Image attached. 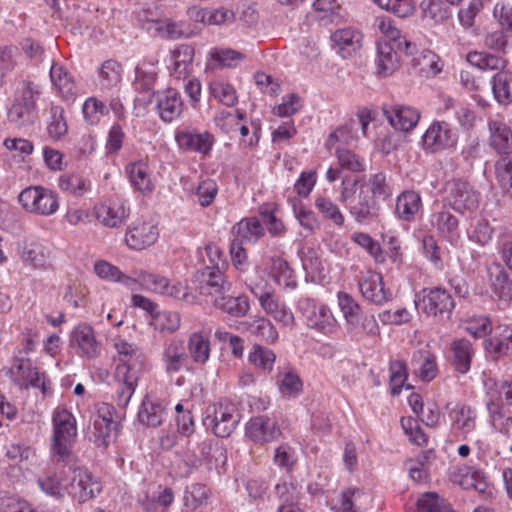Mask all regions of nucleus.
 Listing matches in <instances>:
<instances>
[{
  "label": "nucleus",
  "mask_w": 512,
  "mask_h": 512,
  "mask_svg": "<svg viewBox=\"0 0 512 512\" xmlns=\"http://www.w3.org/2000/svg\"><path fill=\"white\" fill-rule=\"evenodd\" d=\"M382 112L390 125L401 131L413 129L420 119V113L410 106L384 104Z\"/></svg>",
  "instance_id": "aec40b11"
},
{
  "label": "nucleus",
  "mask_w": 512,
  "mask_h": 512,
  "mask_svg": "<svg viewBox=\"0 0 512 512\" xmlns=\"http://www.w3.org/2000/svg\"><path fill=\"white\" fill-rule=\"evenodd\" d=\"M71 487L79 502L82 503L93 499L102 491L101 482L88 470L82 468L74 470Z\"/></svg>",
  "instance_id": "412c9836"
},
{
  "label": "nucleus",
  "mask_w": 512,
  "mask_h": 512,
  "mask_svg": "<svg viewBox=\"0 0 512 512\" xmlns=\"http://www.w3.org/2000/svg\"><path fill=\"white\" fill-rule=\"evenodd\" d=\"M143 27L160 37L172 40L188 35L183 23L171 20H148L143 23Z\"/></svg>",
  "instance_id": "c9c22d12"
},
{
  "label": "nucleus",
  "mask_w": 512,
  "mask_h": 512,
  "mask_svg": "<svg viewBox=\"0 0 512 512\" xmlns=\"http://www.w3.org/2000/svg\"><path fill=\"white\" fill-rule=\"evenodd\" d=\"M188 350L194 362L204 364L209 358L210 342L201 333H192L188 340Z\"/></svg>",
  "instance_id": "09e8293b"
},
{
  "label": "nucleus",
  "mask_w": 512,
  "mask_h": 512,
  "mask_svg": "<svg viewBox=\"0 0 512 512\" xmlns=\"http://www.w3.org/2000/svg\"><path fill=\"white\" fill-rule=\"evenodd\" d=\"M179 148L206 154L212 146V137L208 133L198 134L191 131H179L175 135Z\"/></svg>",
  "instance_id": "7c9ffc66"
},
{
  "label": "nucleus",
  "mask_w": 512,
  "mask_h": 512,
  "mask_svg": "<svg viewBox=\"0 0 512 512\" xmlns=\"http://www.w3.org/2000/svg\"><path fill=\"white\" fill-rule=\"evenodd\" d=\"M493 293L503 301L512 299V279L501 264H493L489 270Z\"/></svg>",
  "instance_id": "c756f323"
},
{
  "label": "nucleus",
  "mask_w": 512,
  "mask_h": 512,
  "mask_svg": "<svg viewBox=\"0 0 512 512\" xmlns=\"http://www.w3.org/2000/svg\"><path fill=\"white\" fill-rule=\"evenodd\" d=\"M174 494L171 488L162 489L157 495H146L141 500V505L148 512H165L173 503Z\"/></svg>",
  "instance_id": "37998d69"
},
{
  "label": "nucleus",
  "mask_w": 512,
  "mask_h": 512,
  "mask_svg": "<svg viewBox=\"0 0 512 512\" xmlns=\"http://www.w3.org/2000/svg\"><path fill=\"white\" fill-rule=\"evenodd\" d=\"M122 78V66L114 61H105L99 69V83L102 89H111L117 86Z\"/></svg>",
  "instance_id": "49530a36"
},
{
  "label": "nucleus",
  "mask_w": 512,
  "mask_h": 512,
  "mask_svg": "<svg viewBox=\"0 0 512 512\" xmlns=\"http://www.w3.org/2000/svg\"><path fill=\"white\" fill-rule=\"evenodd\" d=\"M467 62L480 70H502L507 61L498 54L471 51L466 56Z\"/></svg>",
  "instance_id": "a19ab883"
},
{
  "label": "nucleus",
  "mask_w": 512,
  "mask_h": 512,
  "mask_svg": "<svg viewBox=\"0 0 512 512\" xmlns=\"http://www.w3.org/2000/svg\"><path fill=\"white\" fill-rule=\"evenodd\" d=\"M164 407L146 396L138 411V420L147 427H158L163 422Z\"/></svg>",
  "instance_id": "ea45409f"
},
{
  "label": "nucleus",
  "mask_w": 512,
  "mask_h": 512,
  "mask_svg": "<svg viewBox=\"0 0 512 512\" xmlns=\"http://www.w3.org/2000/svg\"><path fill=\"white\" fill-rule=\"evenodd\" d=\"M246 435L254 443L264 444L276 441L281 436V429L274 418L261 415L249 420Z\"/></svg>",
  "instance_id": "4468645a"
},
{
  "label": "nucleus",
  "mask_w": 512,
  "mask_h": 512,
  "mask_svg": "<svg viewBox=\"0 0 512 512\" xmlns=\"http://www.w3.org/2000/svg\"><path fill=\"white\" fill-rule=\"evenodd\" d=\"M194 48L188 44L178 45L171 52V75L177 79H186L193 70Z\"/></svg>",
  "instance_id": "b1692460"
},
{
  "label": "nucleus",
  "mask_w": 512,
  "mask_h": 512,
  "mask_svg": "<svg viewBox=\"0 0 512 512\" xmlns=\"http://www.w3.org/2000/svg\"><path fill=\"white\" fill-rule=\"evenodd\" d=\"M421 512H453L451 505L435 492H427L417 500Z\"/></svg>",
  "instance_id": "8fccbe9b"
},
{
  "label": "nucleus",
  "mask_w": 512,
  "mask_h": 512,
  "mask_svg": "<svg viewBox=\"0 0 512 512\" xmlns=\"http://www.w3.org/2000/svg\"><path fill=\"white\" fill-rule=\"evenodd\" d=\"M373 2L399 18L408 17L414 11L412 0H373Z\"/></svg>",
  "instance_id": "bf43d9fd"
},
{
  "label": "nucleus",
  "mask_w": 512,
  "mask_h": 512,
  "mask_svg": "<svg viewBox=\"0 0 512 512\" xmlns=\"http://www.w3.org/2000/svg\"><path fill=\"white\" fill-rule=\"evenodd\" d=\"M270 276L285 288L295 289L297 282L294 278V271L288 262L280 256L270 257Z\"/></svg>",
  "instance_id": "4c0bfd02"
},
{
  "label": "nucleus",
  "mask_w": 512,
  "mask_h": 512,
  "mask_svg": "<svg viewBox=\"0 0 512 512\" xmlns=\"http://www.w3.org/2000/svg\"><path fill=\"white\" fill-rule=\"evenodd\" d=\"M249 330L252 334L260 337L261 339L273 343L278 338V332L273 324L265 318H258L253 320L249 325Z\"/></svg>",
  "instance_id": "680f3d73"
},
{
  "label": "nucleus",
  "mask_w": 512,
  "mask_h": 512,
  "mask_svg": "<svg viewBox=\"0 0 512 512\" xmlns=\"http://www.w3.org/2000/svg\"><path fill=\"white\" fill-rule=\"evenodd\" d=\"M157 79V74L154 71H146L142 68H136V77L133 82L135 91L138 92L136 100L143 104L148 105L152 102V98H155V92H153L154 85Z\"/></svg>",
  "instance_id": "2f4dec72"
},
{
  "label": "nucleus",
  "mask_w": 512,
  "mask_h": 512,
  "mask_svg": "<svg viewBox=\"0 0 512 512\" xmlns=\"http://www.w3.org/2000/svg\"><path fill=\"white\" fill-rule=\"evenodd\" d=\"M50 79L63 99L74 100L77 95L76 82L64 65L54 62L50 68Z\"/></svg>",
  "instance_id": "5701e85b"
},
{
  "label": "nucleus",
  "mask_w": 512,
  "mask_h": 512,
  "mask_svg": "<svg viewBox=\"0 0 512 512\" xmlns=\"http://www.w3.org/2000/svg\"><path fill=\"white\" fill-rule=\"evenodd\" d=\"M457 142V134L444 121L433 122L422 137V146L431 152L453 147Z\"/></svg>",
  "instance_id": "ddd939ff"
},
{
  "label": "nucleus",
  "mask_w": 512,
  "mask_h": 512,
  "mask_svg": "<svg viewBox=\"0 0 512 512\" xmlns=\"http://www.w3.org/2000/svg\"><path fill=\"white\" fill-rule=\"evenodd\" d=\"M352 240L364 248L375 259L376 262L384 261V256L380 244L369 234L362 232L354 233L352 235Z\"/></svg>",
  "instance_id": "0e129e2a"
},
{
  "label": "nucleus",
  "mask_w": 512,
  "mask_h": 512,
  "mask_svg": "<svg viewBox=\"0 0 512 512\" xmlns=\"http://www.w3.org/2000/svg\"><path fill=\"white\" fill-rule=\"evenodd\" d=\"M336 156L340 166L351 172H362L365 170L363 158L351 150L337 146L335 148Z\"/></svg>",
  "instance_id": "6e6d98bb"
},
{
  "label": "nucleus",
  "mask_w": 512,
  "mask_h": 512,
  "mask_svg": "<svg viewBox=\"0 0 512 512\" xmlns=\"http://www.w3.org/2000/svg\"><path fill=\"white\" fill-rule=\"evenodd\" d=\"M93 214L101 225L117 229L126 223L130 208L126 201L116 199L95 205Z\"/></svg>",
  "instance_id": "f8f14e48"
},
{
  "label": "nucleus",
  "mask_w": 512,
  "mask_h": 512,
  "mask_svg": "<svg viewBox=\"0 0 512 512\" xmlns=\"http://www.w3.org/2000/svg\"><path fill=\"white\" fill-rule=\"evenodd\" d=\"M338 305L349 328L356 333L376 335L378 324L373 315H365L359 303L348 293L337 294Z\"/></svg>",
  "instance_id": "6e6552de"
},
{
  "label": "nucleus",
  "mask_w": 512,
  "mask_h": 512,
  "mask_svg": "<svg viewBox=\"0 0 512 512\" xmlns=\"http://www.w3.org/2000/svg\"><path fill=\"white\" fill-rule=\"evenodd\" d=\"M421 206V197L415 191H405L396 201L395 212L404 221H412Z\"/></svg>",
  "instance_id": "58836bf2"
},
{
  "label": "nucleus",
  "mask_w": 512,
  "mask_h": 512,
  "mask_svg": "<svg viewBox=\"0 0 512 512\" xmlns=\"http://www.w3.org/2000/svg\"><path fill=\"white\" fill-rule=\"evenodd\" d=\"M71 346L77 349L78 355L89 359L97 357L100 353L94 330L86 323L79 324L71 332Z\"/></svg>",
  "instance_id": "6ab92c4d"
},
{
  "label": "nucleus",
  "mask_w": 512,
  "mask_h": 512,
  "mask_svg": "<svg viewBox=\"0 0 512 512\" xmlns=\"http://www.w3.org/2000/svg\"><path fill=\"white\" fill-rule=\"evenodd\" d=\"M46 130L49 138L54 141L61 140L67 134L68 124L61 106L54 105L50 108Z\"/></svg>",
  "instance_id": "79ce46f5"
},
{
  "label": "nucleus",
  "mask_w": 512,
  "mask_h": 512,
  "mask_svg": "<svg viewBox=\"0 0 512 512\" xmlns=\"http://www.w3.org/2000/svg\"><path fill=\"white\" fill-rule=\"evenodd\" d=\"M479 198V193L470 183L462 179H452L444 185L442 205L463 215L477 209Z\"/></svg>",
  "instance_id": "423d86ee"
},
{
  "label": "nucleus",
  "mask_w": 512,
  "mask_h": 512,
  "mask_svg": "<svg viewBox=\"0 0 512 512\" xmlns=\"http://www.w3.org/2000/svg\"><path fill=\"white\" fill-rule=\"evenodd\" d=\"M299 308L302 311L306 319V324L309 328L325 335H330L336 332L338 322L327 305H318L314 300L305 298L299 301Z\"/></svg>",
  "instance_id": "9d476101"
},
{
  "label": "nucleus",
  "mask_w": 512,
  "mask_h": 512,
  "mask_svg": "<svg viewBox=\"0 0 512 512\" xmlns=\"http://www.w3.org/2000/svg\"><path fill=\"white\" fill-rule=\"evenodd\" d=\"M264 233V228L256 217L244 218L231 228L232 239H238L242 244L255 243Z\"/></svg>",
  "instance_id": "c85d7f7f"
},
{
  "label": "nucleus",
  "mask_w": 512,
  "mask_h": 512,
  "mask_svg": "<svg viewBox=\"0 0 512 512\" xmlns=\"http://www.w3.org/2000/svg\"><path fill=\"white\" fill-rule=\"evenodd\" d=\"M277 384L280 392L285 396H297L303 387L299 375L290 370L278 375Z\"/></svg>",
  "instance_id": "603ef678"
},
{
  "label": "nucleus",
  "mask_w": 512,
  "mask_h": 512,
  "mask_svg": "<svg viewBox=\"0 0 512 512\" xmlns=\"http://www.w3.org/2000/svg\"><path fill=\"white\" fill-rule=\"evenodd\" d=\"M224 421V411L222 407H219V411L216 406L208 407L206 415L203 418V425L206 430L211 431L218 437L224 436V427H221L220 423Z\"/></svg>",
  "instance_id": "e2e57ef3"
},
{
  "label": "nucleus",
  "mask_w": 512,
  "mask_h": 512,
  "mask_svg": "<svg viewBox=\"0 0 512 512\" xmlns=\"http://www.w3.org/2000/svg\"><path fill=\"white\" fill-rule=\"evenodd\" d=\"M39 90L33 83L25 82L17 90L11 106L7 112L8 121L17 127L32 125L37 118V100Z\"/></svg>",
  "instance_id": "20e7f679"
},
{
  "label": "nucleus",
  "mask_w": 512,
  "mask_h": 512,
  "mask_svg": "<svg viewBox=\"0 0 512 512\" xmlns=\"http://www.w3.org/2000/svg\"><path fill=\"white\" fill-rule=\"evenodd\" d=\"M115 377L118 381L116 400L119 407L125 408L129 404L137 387L139 375L124 365H117Z\"/></svg>",
  "instance_id": "4be33fe9"
},
{
  "label": "nucleus",
  "mask_w": 512,
  "mask_h": 512,
  "mask_svg": "<svg viewBox=\"0 0 512 512\" xmlns=\"http://www.w3.org/2000/svg\"><path fill=\"white\" fill-rule=\"evenodd\" d=\"M376 64L379 75L389 76L396 71L399 59L397 50L391 42H378Z\"/></svg>",
  "instance_id": "473e14b6"
},
{
  "label": "nucleus",
  "mask_w": 512,
  "mask_h": 512,
  "mask_svg": "<svg viewBox=\"0 0 512 512\" xmlns=\"http://www.w3.org/2000/svg\"><path fill=\"white\" fill-rule=\"evenodd\" d=\"M53 437L51 449L60 460H66L71 453L77 436L76 420L66 409H57L52 417Z\"/></svg>",
  "instance_id": "39448f33"
},
{
  "label": "nucleus",
  "mask_w": 512,
  "mask_h": 512,
  "mask_svg": "<svg viewBox=\"0 0 512 512\" xmlns=\"http://www.w3.org/2000/svg\"><path fill=\"white\" fill-rule=\"evenodd\" d=\"M207 255L210 258L212 266H207L200 273L199 278V295L210 297L212 304L220 309H224V272L219 266L221 252L219 248L213 244L206 247Z\"/></svg>",
  "instance_id": "f257e3e1"
},
{
  "label": "nucleus",
  "mask_w": 512,
  "mask_h": 512,
  "mask_svg": "<svg viewBox=\"0 0 512 512\" xmlns=\"http://www.w3.org/2000/svg\"><path fill=\"white\" fill-rule=\"evenodd\" d=\"M430 222L438 234L451 245H456L459 242L461 238L460 221L451 213L450 208L442 205L439 211L432 213Z\"/></svg>",
  "instance_id": "dca6fc26"
},
{
  "label": "nucleus",
  "mask_w": 512,
  "mask_h": 512,
  "mask_svg": "<svg viewBox=\"0 0 512 512\" xmlns=\"http://www.w3.org/2000/svg\"><path fill=\"white\" fill-rule=\"evenodd\" d=\"M6 374L20 389L39 388L43 394L49 390L50 382L46 379L45 374L33 367L28 358H15Z\"/></svg>",
  "instance_id": "1a4fd4ad"
},
{
  "label": "nucleus",
  "mask_w": 512,
  "mask_h": 512,
  "mask_svg": "<svg viewBox=\"0 0 512 512\" xmlns=\"http://www.w3.org/2000/svg\"><path fill=\"white\" fill-rule=\"evenodd\" d=\"M493 235V228L486 219H478L469 232V239L481 246L488 244Z\"/></svg>",
  "instance_id": "338daca9"
},
{
  "label": "nucleus",
  "mask_w": 512,
  "mask_h": 512,
  "mask_svg": "<svg viewBox=\"0 0 512 512\" xmlns=\"http://www.w3.org/2000/svg\"><path fill=\"white\" fill-rule=\"evenodd\" d=\"M21 207L29 213L39 216H50L59 209L56 192L43 186H29L18 195Z\"/></svg>",
  "instance_id": "0eeeda50"
},
{
  "label": "nucleus",
  "mask_w": 512,
  "mask_h": 512,
  "mask_svg": "<svg viewBox=\"0 0 512 512\" xmlns=\"http://www.w3.org/2000/svg\"><path fill=\"white\" fill-rule=\"evenodd\" d=\"M417 310L438 322H444L451 318L455 301L452 295L444 288H423L415 295Z\"/></svg>",
  "instance_id": "f03ea898"
},
{
  "label": "nucleus",
  "mask_w": 512,
  "mask_h": 512,
  "mask_svg": "<svg viewBox=\"0 0 512 512\" xmlns=\"http://www.w3.org/2000/svg\"><path fill=\"white\" fill-rule=\"evenodd\" d=\"M139 284L157 294L173 298L189 305L201 304L199 295L192 293L180 281L171 282L167 277L141 270L137 274Z\"/></svg>",
  "instance_id": "7ed1b4c3"
},
{
  "label": "nucleus",
  "mask_w": 512,
  "mask_h": 512,
  "mask_svg": "<svg viewBox=\"0 0 512 512\" xmlns=\"http://www.w3.org/2000/svg\"><path fill=\"white\" fill-rule=\"evenodd\" d=\"M159 238V229L152 220H137L127 229L125 243L134 251L145 250L156 243Z\"/></svg>",
  "instance_id": "9b49d317"
},
{
  "label": "nucleus",
  "mask_w": 512,
  "mask_h": 512,
  "mask_svg": "<svg viewBox=\"0 0 512 512\" xmlns=\"http://www.w3.org/2000/svg\"><path fill=\"white\" fill-rule=\"evenodd\" d=\"M21 259L35 268L43 267L46 264V256L41 245L30 243L23 246Z\"/></svg>",
  "instance_id": "69168bd1"
},
{
  "label": "nucleus",
  "mask_w": 512,
  "mask_h": 512,
  "mask_svg": "<svg viewBox=\"0 0 512 512\" xmlns=\"http://www.w3.org/2000/svg\"><path fill=\"white\" fill-rule=\"evenodd\" d=\"M450 352L449 361L454 370L460 374H467L474 356L472 343L464 338L456 339L450 345Z\"/></svg>",
  "instance_id": "393cba45"
},
{
  "label": "nucleus",
  "mask_w": 512,
  "mask_h": 512,
  "mask_svg": "<svg viewBox=\"0 0 512 512\" xmlns=\"http://www.w3.org/2000/svg\"><path fill=\"white\" fill-rule=\"evenodd\" d=\"M275 354L272 350L255 345L252 352L249 353V361L263 371L270 372L275 362Z\"/></svg>",
  "instance_id": "13d9d810"
},
{
  "label": "nucleus",
  "mask_w": 512,
  "mask_h": 512,
  "mask_svg": "<svg viewBox=\"0 0 512 512\" xmlns=\"http://www.w3.org/2000/svg\"><path fill=\"white\" fill-rule=\"evenodd\" d=\"M412 365L418 377L424 382L432 381L438 373L436 356L428 350H419L414 353Z\"/></svg>",
  "instance_id": "f704fd0d"
},
{
  "label": "nucleus",
  "mask_w": 512,
  "mask_h": 512,
  "mask_svg": "<svg viewBox=\"0 0 512 512\" xmlns=\"http://www.w3.org/2000/svg\"><path fill=\"white\" fill-rule=\"evenodd\" d=\"M359 185L366 189L377 201L378 199L385 200L392 194L386 181V175L383 172L370 175L366 181H362Z\"/></svg>",
  "instance_id": "c03bdc74"
},
{
  "label": "nucleus",
  "mask_w": 512,
  "mask_h": 512,
  "mask_svg": "<svg viewBox=\"0 0 512 512\" xmlns=\"http://www.w3.org/2000/svg\"><path fill=\"white\" fill-rule=\"evenodd\" d=\"M155 109L160 119L164 122H172L178 119L184 109V103L180 92L174 88L157 91L155 94Z\"/></svg>",
  "instance_id": "2eb2a0df"
},
{
  "label": "nucleus",
  "mask_w": 512,
  "mask_h": 512,
  "mask_svg": "<svg viewBox=\"0 0 512 512\" xmlns=\"http://www.w3.org/2000/svg\"><path fill=\"white\" fill-rule=\"evenodd\" d=\"M512 75L505 71L496 73L492 78V91L495 99L500 104H508L512 100L510 84Z\"/></svg>",
  "instance_id": "de8ad7c7"
},
{
  "label": "nucleus",
  "mask_w": 512,
  "mask_h": 512,
  "mask_svg": "<svg viewBox=\"0 0 512 512\" xmlns=\"http://www.w3.org/2000/svg\"><path fill=\"white\" fill-rule=\"evenodd\" d=\"M331 39L343 57L350 56L361 47V34L351 28L336 30Z\"/></svg>",
  "instance_id": "e433bc0d"
},
{
  "label": "nucleus",
  "mask_w": 512,
  "mask_h": 512,
  "mask_svg": "<svg viewBox=\"0 0 512 512\" xmlns=\"http://www.w3.org/2000/svg\"><path fill=\"white\" fill-rule=\"evenodd\" d=\"M495 173L501 188L512 198V155L503 156L495 163Z\"/></svg>",
  "instance_id": "3c124183"
},
{
  "label": "nucleus",
  "mask_w": 512,
  "mask_h": 512,
  "mask_svg": "<svg viewBox=\"0 0 512 512\" xmlns=\"http://www.w3.org/2000/svg\"><path fill=\"white\" fill-rule=\"evenodd\" d=\"M315 207L324 215L325 218L331 220L335 225H343L344 216L338 206L330 199L321 196L317 197L315 199Z\"/></svg>",
  "instance_id": "052dcab7"
},
{
  "label": "nucleus",
  "mask_w": 512,
  "mask_h": 512,
  "mask_svg": "<svg viewBox=\"0 0 512 512\" xmlns=\"http://www.w3.org/2000/svg\"><path fill=\"white\" fill-rule=\"evenodd\" d=\"M489 128V143L499 154L509 156L512 154V130L511 128L500 120H490L488 122Z\"/></svg>",
  "instance_id": "bb28decb"
},
{
  "label": "nucleus",
  "mask_w": 512,
  "mask_h": 512,
  "mask_svg": "<svg viewBox=\"0 0 512 512\" xmlns=\"http://www.w3.org/2000/svg\"><path fill=\"white\" fill-rule=\"evenodd\" d=\"M83 115L86 122L90 125H96L101 118L108 114L106 105L96 97H89L82 107Z\"/></svg>",
  "instance_id": "4d7b16f0"
},
{
  "label": "nucleus",
  "mask_w": 512,
  "mask_h": 512,
  "mask_svg": "<svg viewBox=\"0 0 512 512\" xmlns=\"http://www.w3.org/2000/svg\"><path fill=\"white\" fill-rule=\"evenodd\" d=\"M125 172L130 184L144 195L152 193L154 183L149 165L144 161L129 163L125 167Z\"/></svg>",
  "instance_id": "a878e982"
},
{
  "label": "nucleus",
  "mask_w": 512,
  "mask_h": 512,
  "mask_svg": "<svg viewBox=\"0 0 512 512\" xmlns=\"http://www.w3.org/2000/svg\"><path fill=\"white\" fill-rule=\"evenodd\" d=\"M59 188L75 197L83 196L89 189L90 183L78 174H63L58 179Z\"/></svg>",
  "instance_id": "a18cd8bd"
},
{
  "label": "nucleus",
  "mask_w": 512,
  "mask_h": 512,
  "mask_svg": "<svg viewBox=\"0 0 512 512\" xmlns=\"http://www.w3.org/2000/svg\"><path fill=\"white\" fill-rule=\"evenodd\" d=\"M114 347L117 351L120 362L118 365H124L131 371H134L136 375L140 376L143 360V354L140 349L125 340H118L115 342Z\"/></svg>",
  "instance_id": "72a5a7b5"
},
{
  "label": "nucleus",
  "mask_w": 512,
  "mask_h": 512,
  "mask_svg": "<svg viewBox=\"0 0 512 512\" xmlns=\"http://www.w3.org/2000/svg\"><path fill=\"white\" fill-rule=\"evenodd\" d=\"M162 360L167 373H177L186 365L188 356L184 342L172 340L164 346Z\"/></svg>",
  "instance_id": "cd10ccee"
},
{
  "label": "nucleus",
  "mask_w": 512,
  "mask_h": 512,
  "mask_svg": "<svg viewBox=\"0 0 512 512\" xmlns=\"http://www.w3.org/2000/svg\"><path fill=\"white\" fill-rule=\"evenodd\" d=\"M422 17L434 23H442L448 19V10L441 0H423L420 4Z\"/></svg>",
  "instance_id": "864d4df0"
},
{
  "label": "nucleus",
  "mask_w": 512,
  "mask_h": 512,
  "mask_svg": "<svg viewBox=\"0 0 512 512\" xmlns=\"http://www.w3.org/2000/svg\"><path fill=\"white\" fill-rule=\"evenodd\" d=\"M351 204L349 213L360 224H368L378 217L380 209L378 201L360 185Z\"/></svg>",
  "instance_id": "f3484780"
},
{
  "label": "nucleus",
  "mask_w": 512,
  "mask_h": 512,
  "mask_svg": "<svg viewBox=\"0 0 512 512\" xmlns=\"http://www.w3.org/2000/svg\"><path fill=\"white\" fill-rule=\"evenodd\" d=\"M358 285L362 296L373 304L382 305L391 299L392 294L384 287L382 275L378 272L368 271Z\"/></svg>",
  "instance_id": "a211bd4d"
},
{
  "label": "nucleus",
  "mask_w": 512,
  "mask_h": 512,
  "mask_svg": "<svg viewBox=\"0 0 512 512\" xmlns=\"http://www.w3.org/2000/svg\"><path fill=\"white\" fill-rule=\"evenodd\" d=\"M207 499L208 489L205 485L194 483L186 487L183 500L187 508L194 510L206 503Z\"/></svg>",
  "instance_id": "5fc2aeb1"
},
{
  "label": "nucleus",
  "mask_w": 512,
  "mask_h": 512,
  "mask_svg": "<svg viewBox=\"0 0 512 512\" xmlns=\"http://www.w3.org/2000/svg\"><path fill=\"white\" fill-rule=\"evenodd\" d=\"M354 124L352 121L350 124L341 126L333 131L327 139V148L331 150L337 143L348 145L355 141L356 135L353 133Z\"/></svg>",
  "instance_id": "774afa93"
}]
</instances>
